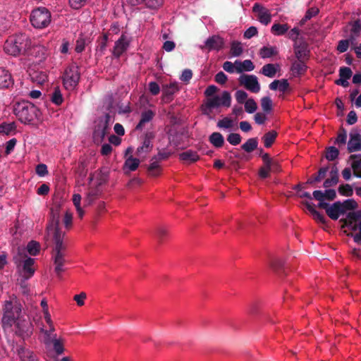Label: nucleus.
<instances>
[{
  "mask_svg": "<svg viewBox=\"0 0 361 361\" xmlns=\"http://www.w3.org/2000/svg\"><path fill=\"white\" fill-rule=\"evenodd\" d=\"M63 340L61 338H56V334L53 336L52 344L54 352L57 355H61L64 352Z\"/></svg>",
  "mask_w": 361,
  "mask_h": 361,
  "instance_id": "nucleus-45",
  "label": "nucleus"
},
{
  "mask_svg": "<svg viewBox=\"0 0 361 361\" xmlns=\"http://www.w3.org/2000/svg\"><path fill=\"white\" fill-rule=\"evenodd\" d=\"M108 37L107 34H104L97 39V54L99 56H102L104 54L107 47Z\"/></svg>",
  "mask_w": 361,
  "mask_h": 361,
  "instance_id": "nucleus-40",
  "label": "nucleus"
},
{
  "mask_svg": "<svg viewBox=\"0 0 361 361\" xmlns=\"http://www.w3.org/2000/svg\"><path fill=\"white\" fill-rule=\"evenodd\" d=\"M111 116L106 114L104 117L99 118L94 130V137L103 140L109 133Z\"/></svg>",
  "mask_w": 361,
  "mask_h": 361,
  "instance_id": "nucleus-8",
  "label": "nucleus"
},
{
  "mask_svg": "<svg viewBox=\"0 0 361 361\" xmlns=\"http://www.w3.org/2000/svg\"><path fill=\"white\" fill-rule=\"evenodd\" d=\"M16 129V125L13 123H2L0 124V133L8 135L11 132Z\"/></svg>",
  "mask_w": 361,
  "mask_h": 361,
  "instance_id": "nucleus-55",
  "label": "nucleus"
},
{
  "mask_svg": "<svg viewBox=\"0 0 361 361\" xmlns=\"http://www.w3.org/2000/svg\"><path fill=\"white\" fill-rule=\"evenodd\" d=\"M88 42H90L89 39L85 37L83 35H80L76 40L75 49V51L77 53H81L82 51H83L85 48V46Z\"/></svg>",
  "mask_w": 361,
  "mask_h": 361,
  "instance_id": "nucleus-46",
  "label": "nucleus"
},
{
  "mask_svg": "<svg viewBox=\"0 0 361 361\" xmlns=\"http://www.w3.org/2000/svg\"><path fill=\"white\" fill-rule=\"evenodd\" d=\"M235 71L238 73H240L243 71H252L255 68V65L249 59H246L243 61H235Z\"/></svg>",
  "mask_w": 361,
  "mask_h": 361,
  "instance_id": "nucleus-30",
  "label": "nucleus"
},
{
  "mask_svg": "<svg viewBox=\"0 0 361 361\" xmlns=\"http://www.w3.org/2000/svg\"><path fill=\"white\" fill-rule=\"evenodd\" d=\"M239 84L248 91L257 93L260 90V84L255 75L243 74L238 78Z\"/></svg>",
  "mask_w": 361,
  "mask_h": 361,
  "instance_id": "nucleus-9",
  "label": "nucleus"
},
{
  "mask_svg": "<svg viewBox=\"0 0 361 361\" xmlns=\"http://www.w3.org/2000/svg\"><path fill=\"white\" fill-rule=\"evenodd\" d=\"M16 350L21 361H37L36 355L28 349L18 346Z\"/></svg>",
  "mask_w": 361,
  "mask_h": 361,
  "instance_id": "nucleus-26",
  "label": "nucleus"
},
{
  "mask_svg": "<svg viewBox=\"0 0 361 361\" xmlns=\"http://www.w3.org/2000/svg\"><path fill=\"white\" fill-rule=\"evenodd\" d=\"M130 45V41L127 36L122 34L119 39L115 42L113 50V55L116 58H119L126 50Z\"/></svg>",
  "mask_w": 361,
  "mask_h": 361,
  "instance_id": "nucleus-14",
  "label": "nucleus"
},
{
  "mask_svg": "<svg viewBox=\"0 0 361 361\" xmlns=\"http://www.w3.org/2000/svg\"><path fill=\"white\" fill-rule=\"evenodd\" d=\"M313 198L316 200L333 201L336 197V192L334 189H327L324 192L322 190H314L312 193Z\"/></svg>",
  "mask_w": 361,
  "mask_h": 361,
  "instance_id": "nucleus-22",
  "label": "nucleus"
},
{
  "mask_svg": "<svg viewBox=\"0 0 361 361\" xmlns=\"http://www.w3.org/2000/svg\"><path fill=\"white\" fill-rule=\"evenodd\" d=\"M30 20L35 28L47 27L51 23V13L45 7H38L32 11Z\"/></svg>",
  "mask_w": 361,
  "mask_h": 361,
  "instance_id": "nucleus-4",
  "label": "nucleus"
},
{
  "mask_svg": "<svg viewBox=\"0 0 361 361\" xmlns=\"http://www.w3.org/2000/svg\"><path fill=\"white\" fill-rule=\"evenodd\" d=\"M14 114L22 123L29 124L38 118L39 111L32 103L22 101L16 104Z\"/></svg>",
  "mask_w": 361,
  "mask_h": 361,
  "instance_id": "nucleus-3",
  "label": "nucleus"
},
{
  "mask_svg": "<svg viewBox=\"0 0 361 361\" xmlns=\"http://www.w3.org/2000/svg\"><path fill=\"white\" fill-rule=\"evenodd\" d=\"M257 109V104L252 98H249L245 102V110L248 114L254 113Z\"/></svg>",
  "mask_w": 361,
  "mask_h": 361,
  "instance_id": "nucleus-53",
  "label": "nucleus"
},
{
  "mask_svg": "<svg viewBox=\"0 0 361 361\" xmlns=\"http://www.w3.org/2000/svg\"><path fill=\"white\" fill-rule=\"evenodd\" d=\"M258 140L257 137L249 138L243 145H241V149L247 153L253 152L257 148Z\"/></svg>",
  "mask_w": 361,
  "mask_h": 361,
  "instance_id": "nucleus-41",
  "label": "nucleus"
},
{
  "mask_svg": "<svg viewBox=\"0 0 361 361\" xmlns=\"http://www.w3.org/2000/svg\"><path fill=\"white\" fill-rule=\"evenodd\" d=\"M243 51L242 44L240 42L233 41L231 45V52L233 56H239Z\"/></svg>",
  "mask_w": 361,
  "mask_h": 361,
  "instance_id": "nucleus-50",
  "label": "nucleus"
},
{
  "mask_svg": "<svg viewBox=\"0 0 361 361\" xmlns=\"http://www.w3.org/2000/svg\"><path fill=\"white\" fill-rule=\"evenodd\" d=\"M13 261L20 269L25 279H29L33 276L35 271L33 268L34 259L27 257L26 255H23L20 250H18V255L13 257Z\"/></svg>",
  "mask_w": 361,
  "mask_h": 361,
  "instance_id": "nucleus-6",
  "label": "nucleus"
},
{
  "mask_svg": "<svg viewBox=\"0 0 361 361\" xmlns=\"http://www.w3.org/2000/svg\"><path fill=\"white\" fill-rule=\"evenodd\" d=\"M179 158L181 161L194 163L200 159V156L197 154V152L189 149L180 153Z\"/></svg>",
  "mask_w": 361,
  "mask_h": 361,
  "instance_id": "nucleus-32",
  "label": "nucleus"
},
{
  "mask_svg": "<svg viewBox=\"0 0 361 361\" xmlns=\"http://www.w3.org/2000/svg\"><path fill=\"white\" fill-rule=\"evenodd\" d=\"M221 99V105L229 107L231 103V97L228 92L224 91L223 92Z\"/></svg>",
  "mask_w": 361,
  "mask_h": 361,
  "instance_id": "nucleus-61",
  "label": "nucleus"
},
{
  "mask_svg": "<svg viewBox=\"0 0 361 361\" xmlns=\"http://www.w3.org/2000/svg\"><path fill=\"white\" fill-rule=\"evenodd\" d=\"M349 25L351 26L350 35L349 37L350 40H351V43L353 44L356 40V39L360 35L361 20L360 19H357L353 22H350Z\"/></svg>",
  "mask_w": 361,
  "mask_h": 361,
  "instance_id": "nucleus-28",
  "label": "nucleus"
},
{
  "mask_svg": "<svg viewBox=\"0 0 361 361\" xmlns=\"http://www.w3.org/2000/svg\"><path fill=\"white\" fill-rule=\"evenodd\" d=\"M349 159L352 160L351 167L353 175L361 178V154H351Z\"/></svg>",
  "mask_w": 361,
  "mask_h": 361,
  "instance_id": "nucleus-24",
  "label": "nucleus"
},
{
  "mask_svg": "<svg viewBox=\"0 0 361 361\" xmlns=\"http://www.w3.org/2000/svg\"><path fill=\"white\" fill-rule=\"evenodd\" d=\"M209 141L216 148L221 147L224 144V138L219 132L212 133L209 137Z\"/></svg>",
  "mask_w": 361,
  "mask_h": 361,
  "instance_id": "nucleus-37",
  "label": "nucleus"
},
{
  "mask_svg": "<svg viewBox=\"0 0 361 361\" xmlns=\"http://www.w3.org/2000/svg\"><path fill=\"white\" fill-rule=\"evenodd\" d=\"M13 85L11 75L8 71L0 68V88H8Z\"/></svg>",
  "mask_w": 361,
  "mask_h": 361,
  "instance_id": "nucleus-29",
  "label": "nucleus"
},
{
  "mask_svg": "<svg viewBox=\"0 0 361 361\" xmlns=\"http://www.w3.org/2000/svg\"><path fill=\"white\" fill-rule=\"evenodd\" d=\"M150 162L151 163L149 164V165H148L147 167L148 175L152 177L159 176L162 171V169L159 165V163L157 162L156 161H154L152 159H150Z\"/></svg>",
  "mask_w": 361,
  "mask_h": 361,
  "instance_id": "nucleus-34",
  "label": "nucleus"
},
{
  "mask_svg": "<svg viewBox=\"0 0 361 361\" xmlns=\"http://www.w3.org/2000/svg\"><path fill=\"white\" fill-rule=\"evenodd\" d=\"M252 11L257 13V20L263 25H267L271 23V15L269 11L258 3L252 7Z\"/></svg>",
  "mask_w": 361,
  "mask_h": 361,
  "instance_id": "nucleus-12",
  "label": "nucleus"
},
{
  "mask_svg": "<svg viewBox=\"0 0 361 361\" xmlns=\"http://www.w3.org/2000/svg\"><path fill=\"white\" fill-rule=\"evenodd\" d=\"M347 149L349 153L361 151V135L357 130L350 133Z\"/></svg>",
  "mask_w": 361,
  "mask_h": 361,
  "instance_id": "nucleus-13",
  "label": "nucleus"
},
{
  "mask_svg": "<svg viewBox=\"0 0 361 361\" xmlns=\"http://www.w3.org/2000/svg\"><path fill=\"white\" fill-rule=\"evenodd\" d=\"M346 140L347 132L343 128H341L335 140L334 144L337 145L338 147H341L345 145Z\"/></svg>",
  "mask_w": 361,
  "mask_h": 361,
  "instance_id": "nucleus-47",
  "label": "nucleus"
},
{
  "mask_svg": "<svg viewBox=\"0 0 361 361\" xmlns=\"http://www.w3.org/2000/svg\"><path fill=\"white\" fill-rule=\"evenodd\" d=\"M270 267L275 272H279L283 267V262L281 259H276L270 262Z\"/></svg>",
  "mask_w": 361,
  "mask_h": 361,
  "instance_id": "nucleus-62",
  "label": "nucleus"
},
{
  "mask_svg": "<svg viewBox=\"0 0 361 361\" xmlns=\"http://www.w3.org/2000/svg\"><path fill=\"white\" fill-rule=\"evenodd\" d=\"M277 137V133L275 130H271L265 133L262 137L265 147H270Z\"/></svg>",
  "mask_w": 361,
  "mask_h": 361,
  "instance_id": "nucleus-43",
  "label": "nucleus"
},
{
  "mask_svg": "<svg viewBox=\"0 0 361 361\" xmlns=\"http://www.w3.org/2000/svg\"><path fill=\"white\" fill-rule=\"evenodd\" d=\"M145 6L151 9H157L163 5V0H142Z\"/></svg>",
  "mask_w": 361,
  "mask_h": 361,
  "instance_id": "nucleus-56",
  "label": "nucleus"
},
{
  "mask_svg": "<svg viewBox=\"0 0 361 361\" xmlns=\"http://www.w3.org/2000/svg\"><path fill=\"white\" fill-rule=\"evenodd\" d=\"M232 126L233 120L228 117H225L217 123V127L220 128H231Z\"/></svg>",
  "mask_w": 361,
  "mask_h": 361,
  "instance_id": "nucleus-60",
  "label": "nucleus"
},
{
  "mask_svg": "<svg viewBox=\"0 0 361 361\" xmlns=\"http://www.w3.org/2000/svg\"><path fill=\"white\" fill-rule=\"evenodd\" d=\"M221 106V99L219 96L209 97L205 103L202 105V113L209 116L212 113V109Z\"/></svg>",
  "mask_w": 361,
  "mask_h": 361,
  "instance_id": "nucleus-19",
  "label": "nucleus"
},
{
  "mask_svg": "<svg viewBox=\"0 0 361 361\" xmlns=\"http://www.w3.org/2000/svg\"><path fill=\"white\" fill-rule=\"evenodd\" d=\"M31 39L23 33L13 35L5 42L4 49L9 55L17 56L25 55L30 48Z\"/></svg>",
  "mask_w": 361,
  "mask_h": 361,
  "instance_id": "nucleus-2",
  "label": "nucleus"
},
{
  "mask_svg": "<svg viewBox=\"0 0 361 361\" xmlns=\"http://www.w3.org/2000/svg\"><path fill=\"white\" fill-rule=\"evenodd\" d=\"M1 324L4 332H13L25 339L33 332V325L30 317L23 311L20 302L16 297H10L2 305Z\"/></svg>",
  "mask_w": 361,
  "mask_h": 361,
  "instance_id": "nucleus-1",
  "label": "nucleus"
},
{
  "mask_svg": "<svg viewBox=\"0 0 361 361\" xmlns=\"http://www.w3.org/2000/svg\"><path fill=\"white\" fill-rule=\"evenodd\" d=\"M235 99L239 104L245 103L247 99L248 94L244 90H238L235 94Z\"/></svg>",
  "mask_w": 361,
  "mask_h": 361,
  "instance_id": "nucleus-63",
  "label": "nucleus"
},
{
  "mask_svg": "<svg viewBox=\"0 0 361 361\" xmlns=\"http://www.w3.org/2000/svg\"><path fill=\"white\" fill-rule=\"evenodd\" d=\"M350 43H351L350 37L348 39L340 40L338 43L336 50L340 53L345 52L349 47Z\"/></svg>",
  "mask_w": 361,
  "mask_h": 361,
  "instance_id": "nucleus-58",
  "label": "nucleus"
},
{
  "mask_svg": "<svg viewBox=\"0 0 361 361\" xmlns=\"http://www.w3.org/2000/svg\"><path fill=\"white\" fill-rule=\"evenodd\" d=\"M60 219V209L59 207L51 208L50 211V220L49 224L47 227V234L49 235L50 232H55L56 230H60L59 228Z\"/></svg>",
  "mask_w": 361,
  "mask_h": 361,
  "instance_id": "nucleus-15",
  "label": "nucleus"
},
{
  "mask_svg": "<svg viewBox=\"0 0 361 361\" xmlns=\"http://www.w3.org/2000/svg\"><path fill=\"white\" fill-rule=\"evenodd\" d=\"M80 79L79 67L75 64L68 66L63 75V83L66 90H72L78 84Z\"/></svg>",
  "mask_w": 361,
  "mask_h": 361,
  "instance_id": "nucleus-7",
  "label": "nucleus"
},
{
  "mask_svg": "<svg viewBox=\"0 0 361 361\" xmlns=\"http://www.w3.org/2000/svg\"><path fill=\"white\" fill-rule=\"evenodd\" d=\"M39 250L40 244L35 240H31L27 245V251L30 255H37L39 253Z\"/></svg>",
  "mask_w": 361,
  "mask_h": 361,
  "instance_id": "nucleus-48",
  "label": "nucleus"
},
{
  "mask_svg": "<svg viewBox=\"0 0 361 361\" xmlns=\"http://www.w3.org/2000/svg\"><path fill=\"white\" fill-rule=\"evenodd\" d=\"M290 26L287 24L274 23L271 28V32L277 36L283 35L288 32Z\"/></svg>",
  "mask_w": 361,
  "mask_h": 361,
  "instance_id": "nucleus-39",
  "label": "nucleus"
},
{
  "mask_svg": "<svg viewBox=\"0 0 361 361\" xmlns=\"http://www.w3.org/2000/svg\"><path fill=\"white\" fill-rule=\"evenodd\" d=\"M154 138V134L153 132H147L145 134L142 145L137 148L136 155L140 157H145L146 154L149 153L153 147L152 140Z\"/></svg>",
  "mask_w": 361,
  "mask_h": 361,
  "instance_id": "nucleus-11",
  "label": "nucleus"
},
{
  "mask_svg": "<svg viewBox=\"0 0 361 361\" xmlns=\"http://www.w3.org/2000/svg\"><path fill=\"white\" fill-rule=\"evenodd\" d=\"M302 204L306 207L307 209L311 213V214L313 216V219L315 221L323 224H326V221L324 215L317 211L312 203L306 201L302 202Z\"/></svg>",
  "mask_w": 361,
  "mask_h": 361,
  "instance_id": "nucleus-23",
  "label": "nucleus"
},
{
  "mask_svg": "<svg viewBox=\"0 0 361 361\" xmlns=\"http://www.w3.org/2000/svg\"><path fill=\"white\" fill-rule=\"evenodd\" d=\"M260 102L262 109L265 113H269L272 110V100L269 97H263Z\"/></svg>",
  "mask_w": 361,
  "mask_h": 361,
  "instance_id": "nucleus-52",
  "label": "nucleus"
},
{
  "mask_svg": "<svg viewBox=\"0 0 361 361\" xmlns=\"http://www.w3.org/2000/svg\"><path fill=\"white\" fill-rule=\"evenodd\" d=\"M99 194L100 191L98 187L90 188L85 197V206L92 204V202L99 197Z\"/></svg>",
  "mask_w": 361,
  "mask_h": 361,
  "instance_id": "nucleus-33",
  "label": "nucleus"
},
{
  "mask_svg": "<svg viewBox=\"0 0 361 361\" xmlns=\"http://www.w3.org/2000/svg\"><path fill=\"white\" fill-rule=\"evenodd\" d=\"M338 190L341 195L346 197H350L353 194V188L349 184L340 185Z\"/></svg>",
  "mask_w": 361,
  "mask_h": 361,
  "instance_id": "nucleus-54",
  "label": "nucleus"
},
{
  "mask_svg": "<svg viewBox=\"0 0 361 361\" xmlns=\"http://www.w3.org/2000/svg\"><path fill=\"white\" fill-rule=\"evenodd\" d=\"M295 57L296 60L308 61L310 51L305 43L295 44L293 46Z\"/></svg>",
  "mask_w": 361,
  "mask_h": 361,
  "instance_id": "nucleus-16",
  "label": "nucleus"
},
{
  "mask_svg": "<svg viewBox=\"0 0 361 361\" xmlns=\"http://www.w3.org/2000/svg\"><path fill=\"white\" fill-rule=\"evenodd\" d=\"M342 228L348 227L355 231L359 228L360 232L354 235V240L356 243L361 241V209L355 212H350L347 214L345 219H341Z\"/></svg>",
  "mask_w": 361,
  "mask_h": 361,
  "instance_id": "nucleus-5",
  "label": "nucleus"
},
{
  "mask_svg": "<svg viewBox=\"0 0 361 361\" xmlns=\"http://www.w3.org/2000/svg\"><path fill=\"white\" fill-rule=\"evenodd\" d=\"M179 90L177 82L165 85L162 87L163 99L166 102H170L173 99V95Z\"/></svg>",
  "mask_w": 361,
  "mask_h": 361,
  "instance_id": "nucleus-20",
  "label": "nucleus"
},
{
  "mask_svg": "<svg viewBox=\"0 0 361 361\" xmlns=\"http://www.w3.org/2000/svg\"><path fill=\"white\" fill-rule=\"evenodd\" d=\"M328 170V166L320 168L317 174L312 176L310 178L307 179L305 184L313 185L315 183L320 182L326 177Z\"/></svg>",
  "mask_w": 361,
  "mask_h": 361,
  "instance_id": "nucleus-31",
  "label": "nucleus"
},
{
  "mask_svg": "<svg viewBox=\"0 0 361 361\" xmlns=\"http://www.w3.org/2000/svg\"><path fill=\"white\" fill-rule=\"evenodd\" d=\"M25 55L31 56L36 59L37 61L41 62L47 58V50L42 45H35L32 47L30 45V48Z\"/></svg>",
  "mask_w": 361,
  "mask_h": 361,
  "instance_id": "nucleus-18",
  "label": "nucleus"
},
{
  "mask_svg": "<svg viewBox=\"0 0 361 361\" xmlns=\"http://www.w3.org/2000/svg\"><path fill=\"white\" fill-rule=\"evenodd\" d=\"M154 114L152 110H147L142 113L140 122L136 126V130H142L146 123L149 122L154 117Z\"/></svg>",
  "mask_w": 361,
  "mask_h": 361,
  "instance_id": "nucleus-38",
  "label": "nucleus"
},
{
  "mask_svg": "<svg viewBox=\"0 0 361 361\" xmlns=\"http://www.w3.org/2000/svg\"><path fill=\"white\" fill-rule=\"evenodd\" d=\"M276 72L277 70L276 68V65L273 63L264 65L260 71L262 74L269 78H274L276 75Z\"/></svg>",
  "mask_w": 361,
  "mask_h": 361,
  "instance_id": "nucleus-42",
  "label": "nucleus"
},
{
  "mask_svg": "<svg viewBox=\"0 0 361 361\" xmlns=\"http://www.w3.org/2000/svg\"><path fill=\"white\" fill-rule=\"evenodd\" d=\"M340 201H337L330 205L326 212L328 216L333 220H337L340 216Z\"/></svg>",
  "mask_w": 361,
  "mask_h": 361,
  "instance_id": "nucleus-35",
  "label": "nucleus"
},
{
  "mask_svg": "<svg viewBox=\"0 0 361 361\" xmlns=\"http://www.w3.org/2000/svg\"><path fill=\"white\" fill-rule=\"evenodd\" d=\"M341 204L348 210H353L358 207L357 203L353 199L345 200L341 202Z\"/></svg>",
  "mask_w": 361,
  "mask_h": 361,
  "instance_id": "nucleus-64",
  "label": "nucleus"
},
{
  "mask_svg": "<svg viewBox=\"0 0 361 361\" xmlns=\"http://www.w3.org/2000/svg\"><path fill=\"white\" fill-rule=\"evenodd\" d=\"M140 161L139 159L135 158L133 156L128 157L123 165V170L126 173L131 171H135L139 166Z\"/></svg>",
  "mask_w": 361,
  "mask_h": 361,
  "instance_id": "nucleus-27",
  "label": "nucleus"
},
{
  "mask_svg": "<svg viewBox=\"0 0 361 361\" xmlns=\"http://www.w3.org/2000/svg\"><path fill=\"white\" fill-rule=\"evenodd\" d=\"M307 61L291 60L290 71L294 77H300L305 75L307 71Z\"/></svg>",
  "mask_w": 361,
  "mask_h": 361,
  "instance_id": "nucleus-17",
  "label": "nucleus"
},
{
  "mask_svg": "<svg viewBox=\"0 0 361 361\" xmlns=\"http://www.w3.org/2000/svg\"><path fill=\"white\" fill-rule=\"evenodd\" d=\"M171 154L172 152L171 151H169L166 148L161 149H158L157 154L153 156L151 159L159 163L161 161L166 160L167 159H169Z\"/></svg>",
  "mask_w": 361,
  "mask_h": 361,
  "instance_id": "nucleus-44",
  "label": "nucleus"
},
{
  "mask_svg": "<svg viewBox=\"0 0 361 361\" xmlns=\"http://www.w3.org/2000/svg\"><path fill=\"white\" fill-rule=\"evenodd\" d=\"M224 40L219 35H212L209 37L204 42V45L200 46L202 50L207 49L208 51L212 50L219 51L224 48Z\"/></svg>",
  "mask_w": 361,
  "mask_h": 361,
  "instance_id": "nucleus-10",
  "label": "nucleus"
},
{
  "mask_svg": "<svg viewBox=\"0 0 361 361\" xmlns=\"http://www.w3.org/2000/svg\"><path fill=\"white\" fill-rule=\"evenodd\" d=\"M53 238L55 243L54 253H65L66 245L63 243L64 233L61 230L53 232Z\"/></svg>",
  "mask_w": 361,
  "mask_h": 361,
  "instance_id": "nucleus-21",
  "label": "nucleus"
},
{
  "mask_svg": "<svg viewBox=\"0 0 361 361\" xmlns=\"http://www.w3.org/2000/svg\"><path fill=\"white\" fill-rule=\"evenodd\" d=\"M51 101L57 106L61 105L63 102L62 94L58 87L55 88L54 91L53 92L51 97Z\"/></svg>",
  "mask_w": 361,
  "mask_h": 361,
  "instance_id": "nucleus-51",
  "label": "nucleus"
},
{
  "mask_svg": "<svg viewBox=\"0 0 361 361\" xmlns=\"http://www.w3.org/2000/svg\"><path fill=\"white\" fill-rule=\"evenodd\" d=\"M279 53L276 47L264 46L259 49V54L262 59L270 58Z\"/></svg>",
  "mask_w": 361,
  "mask_h": 361,
  "instance_id": "nucleus-36",
  "label": "nucleus"
},
{
  "mask_svg": "<svg viewBox=\"0 0 361 361\" xmlns=\"http://www.w3.org/2000/svg\"><path fill=\"white\" fill-rule=\"evenodd\" d=\"M339 155V150L335 147H329L326 149L325 157L329 161L335 160Z\"/></svg>",
  "mask_w": 361,
  "mask_h": 361,
  "instance_id": "nucleus-49",
  "label": "nucleus"
},
{
  "mask_svg": "<svg viewBox=\"0 0 361 361\" xmlns=\"http://www.w3.org/2000/svg\"><path fill=\"white\" fill-rule=\"evenodd\" d=\"M242 137L240 134L232 133L227 136V141L232 145H238L240 143Z\"/></svg>",
  "mask_w": 361,
  "mask_h": 361,
  "instance_id": "nucleus-57",
  "label": "nucleus"
},
{
  "mask_svg": "<svg viewBox=\"0 0 361 361\" xmlns=\"http://www.w3.org/2000/svg\"><path fill=\"white\" fill-rule=\"evenodd\" d=\"M353 72L348 67H341L339 69V77L340 78L348 80L351 78Z\"/></svg>",
  "mask_w": 361,
  "mask_h": 361,
  "instance_id": "nucleus-59",
  "label": "nucleus"
},
{
  "mask_svg": "<svg viewBox=\"0 0 361 361\" xmlns=\"http://www.w3.org/2000/svg\"><path fill=\"white\" fill-rule=\"evenodd\" d=\"M65 253H54V262L55 264V272L59 277L61 276V273L64 271L63 268L64 263L66 262Z\"/></svg>",
  "mask_w": 361,
  "mask_h": 361,
  "instance_id": "nucleus-25",
  "label": "nucleus"
}]
</instances>
